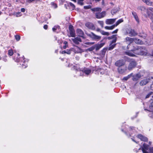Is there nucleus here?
I'll return each instance as SVG.
<instances>
[{"label": "nucleus", "instance_id": "28", "mask_svg": "<svg viewBox=\"0 0 153 153\" xmlns=\"http://www.w3.org/2000/svg\"><path fill=\"white\" fill-rule=\"evenodd\" d=\"M100 33L102 35H106L107 36H108L109 35V33L108 32H105L104 30H102L101 31Z\"/></svg>", "mask_w": 153, "mask_h": 153}, {"label": "nucleus", "instance_id": "48", "mask_svg": "<svg viewBox=\"0 0 153 153\" xmlns=\"http://www.w3.org/2000/svg\"><path fill=\"white\" fill-rule=\"evenodd\" d=\"M149 150L150 152L152 153H153V147H151L149 148Z\"/></svg>", "mask_w": 153, "mask_h": 153}, {"label": "nucleus", "instance_id": "40", "mask_svg": "<svg viewBox=\"0 0 153 153\" xmlns=\"http://www.w3.org/2000/svg\"><path fill=\"white\" fill-rule=\"evenodd\" d=\"M143 2H145L148 5H149L151 4L149 2V0H142Z\"/></svg>", "mask_w": 153, "mask_h": 153}, {"label": "nucleus", "instance_id": "26", "mask_svg": "<svg viewBox=\"0 0 153 153\" xmlns=\"http://www.w3.org/2000/svg\"><path fill=\"white\" fill-rule=\"evenodd\" d=\"M123 20L122 19H119L118 20L114 25H115L116 26H117L120 23L123 22Z\"/></svg>", "mask_w": 153, "mask_h": 153}, {"label": "nucleus", "instance_id": "52", "mask_svg": "<svg viewBox=\"0 0 153 153\" xmlns=\"http://www.w3.org/2000/svg\"><path fill=\"white\" fill-rule=\"evenodd\" d=\"M132 76V74L128 75V76H127L126 77H128L127 78H128V79L129 78H130Z\"/></svg>", "mask_w": 153, "mask_h": 153}, {"label": "nucleus", "instance_id": "24", "mask_svg": "<svg viewBox=\"0 0 153 153\" xmlns=\"http://www.w3.org/2000/svg\"><path fill=\"white\" fill-rule=\"evenodd\" d=\"M108 49V48H104L101 51V54L104 56L105 54L106 51Z\"/></svg>", "mask_w": 153, "mask_h": 153}, {"label": "nucleus", "instance_id": "29", "mask_svg": "<svg viewBox=\"0 0 153 153\" xmlns=\"http://www.w3.org/2000/svg\"><path fill=\"white\" fill-rule=\"evenodd\" d=\"M83 1L84 0H78L77 3L80 5H84Z\"/></svg>", "mask_w": 153, "mask_h": 153}, {"label": "nucleus", "instance_id": "10", "mask_svg": "<svg viewBox=\"0 0 153 153\" xmlns=\"http://www.w3.org/2000/svg\"><path fill=\"white\" fill-rule=\"evenodd\" d=\"M129 36L131 37L137 35V33L134 29L130 28L129 32L128 33Z\"/></svg>", "mask_w": 153, "mask_h": 153}, {"label": "nucleus", "instance_id": "5", "mask_svg": "<svg viewBox=\"0 0 153 153\" xmlns=\"http://www.w3.org/2000/svg\"><path fill=\"white\" fill-rule=\"evenodd\" d=\"M69 29L70 31V35L72 37H75L76 34L73 26L71 25H69Z\"/></svg>", "mask_w": 153, "mask_h": 153}, {"label": "nucleus", "instance_id": "42", "mask_svg": "<svg viewBox=\"0 0 153 153\" xmlns=\"http://www.w3.org/2000/svg\"><path fill=\"white\" fill-rule=\"evenodd\" d=\"M69 4L70 6H71L73 7V10H74V9H75V6L71 2H70Z\"/></svg>", "mask_w": 153, "mask_h": 153}, {"label": "nucleus", "instance_id": "6", "mask_svg": "<svg viewBox=\"0 0 153 153\" xmlns=\"http://www.w3.org/2000/svg\"><path fill=\"white\" fill-rule=\"evenodd\" d=\"M117 69L120 74H122L126 71L127 67L126 66H122L118 67Z\"/></svg>", "mask_w": 153, "mask_h": 153}, {"label": "nucleus", "instance_id": "25", "mask_svg": "<svg viewBox=\"0 0 153 153\" xmlns=\"http://www.w3.org/2000/svg\"><path fill=\"white\" fill-rule=\"evenodd\" d=\"M71 50L70 49V50H64L62 51V54L67 53L68 54H70L71 52Z\"/></svg>", "mask_w": 153, "mask_h": 153}, {"label": "nucleus", "instance_id": "37", "mask_svg": "<svg viewBox=\"0 0 153 153\" xmlns=\"http://www.w3.org/2000/svg\"><path fill=\"white\" fill-rule=\"evenodd\" d=\"M148 79L149 82H151L153 83V76H149Z\"/></svg>", "mask_w": 153, "mask_h": 153}, {"label": "nucleus", "instance_id": "35", "mask_svg": "<svg viewBox=\"0 0 153 153\" xmlns=\"http://www.w3.org/2000/svg\"><path fill=\"white\" fill-rule=\"evenodd\" d=\"M15 38L17 41H19L20 39V36L18 35H16L15 36Z\"/></svg>", "mask_w": 153, "mask_h": 153}, {"label": "nucleus", "instance_id": "22", "mask_svg": "<svg viewBox=\"0 0 153 153\" xmlns=\"http://www.w3.org/2000/svg\"><path fill=\"white\" fill-rule=\"evenodd\" d=\"M82 71L83 72L85 73L86 74L88 75L91 73V70L90 69L85 68L82 70Z\"/></svg>", "mask_w": 153, "mask_h": 153}, {"label": "nucleus", "instance_id": "9", "mask_svg": "<svg viewBox=\"0 0 153 153\" xmlns=\"http://www.w3.org/2000/svg\"><path fill=\"white\" fill-rule=\"evenodd\" d=\"M137 137L142 141L147 142L148 141V139L147 137L141 134H138L137 135Z\"/></svg>", "mask_w": 153, "mask_h": 153}, {"label": "nucleus", "instance_id": "58", "mask_svg": "<svg viewBox=\"0 0 153 153\" xmlns=\"http://www.w3.org/2000/svg\"><path fill=\"white\" fill-rule=\"evenodd\" d=\"M114 9H115V11H116V12L117 11H119V8H116V7H115Z\"/></svg>", "mask_w": 153, "mask_h": 153}, {"label": "nucleus", "instance_id": "7", "mask_svg": "<svg viewBox=\"0 0 153 153\" xmlns=\"http://www.w3.org/2000/svg\"><path fill=\"white\" fill-rule=\"evenodd\" d=\"M125 63L124 61L123 60H119L117 61L115 63V66L118 67L123 66L124 65Z\"/></svg>", "mask_w": 153, "mask_h": 153}, {"label": "nucleus", "instance_id": "17", "mask_svg": "<svg viewBox=\"0 0 153 153\" xmlns=\"http://www.w3.org/2000/svg\"><path fill=\"white\" fill-rule=\"evenodd\" d=\"M134 42L136 44H138L143 45L144 44L142 40L137 38H134Z\"/></svg>", "mask_w": 153, "mask_h": 153}, {"label": "nucleus", "instance_id": "49", "mask_svg": "<svg viewBox=\"0 0 153 153\" xmlns=\"http://www.w3.org/2000/svg\"><path fill=\"white\" fill-rule=\"evenodd\" d=\"M118 29H117L116 30H114V31H112V32H111V33L112 34H114V33H117L118 31Z\"/></svg>", "mask_w": 153, "mask_h": 153}, {"label": "nucleus", "instance_id": "33", "mask_svg": "<svg viewBox=\"0 0 153 153\" xmlns=\"http://www.w3.org/2000/svg\"><path fill=\"white\" fill-rule=\"evenodd\" d=\"M51 5L54 8H56L57 7V4L54 3V2H51Z\"/></svg>", "mask_w": 153, "mask_h": 153}, {"label": "nucleus", "instance_id": "15", "mask_svg": "<svg viewBox=\"0 0 153 153\" xmlns=\"http://www.w3.org/2000/svg\"><path fill=\"white\" fill-rule=\"evenodd\" d=\"M141 77L140 74H137L132 76V79L133 81H136L138 80Z\"/></svg>", "mask_w": 153, "mask_h": 153}, {"label": "nucleus", "instance_id": "12", "mask_svg": "<svg viewBox=\"0 0 153 153\" xmlns=\"http://www.w3.org/2000/svg\"><path fill=\"white\" fill-rule=\"evenodd\" d=\"M138 9L142 11V13H143L146 12L148 14V15L149 14V12H148V10L146 9L145 7L144 6H140L138 7Z\"/></svg>", "mask_w": 153, "mask_h": 153}, {"label": "nucleus", "instance_id": "4", "mask_svg": "<svg viewBox=\"0 0 153 153\" xmlns=\"http://www.w3.org/2000/svg\"><path fill=\"white\" fill-rule=\"evenodd\" d=\"M137 64L135 60L131 61L129 64L128 69L130 71L132 70L136 66Z\"/></svg>", "mask_w": 153, "mask_h": 153}, {"label": "nucleus", "instance_id": "38", "mask_svg": "<svg viewBox=\"0 0 153 153\" xmlns=\"http://www.w3.org/2000/svg\"><path fill=\"white\" fill-rule=\"evenodd\" d=\"M91 5H89L87 6H84V8L85 9H91Z\"/></svg>", "mask_w": 153, "mask_h": 153}, {"label": "nucleus", "instance_id": "31", "mask_svg": "<svg viewBox=\"0 0 153 153\" xmlns=\"http://www.w3.org/2000/svg\"><path fill=\"white\" fill-rule=\"evenodd\" d=\"M111 46L109 47L108 48V50L111 51L115 47V46L116 45L115 44H114L113 45H111Z\"/></svg>", "mask_w": 153, "mask_h": 153}, {"label": "nucleus", "instance_id": "54", "mask_svg": "<svg viewBox=\"0 0 153 153\" xmlns=\"http://www.w3.org/2000/svg\"><path fill=\"white\" fill-rule=\"evenodd\" d=\"M25 9L24 8H22L21 9V11L22 12H24L25 11Z\"/></svg>", "mask_w": 153, "mask_h": 153}, {"label": "nucleus", "instance_id": "50", "mask_svg": "<svg viewBox=\"0 0 153 153\" xmlns=\"http://www.w3.org/2000/svg\"><path fill=\"white\" fill-rule=\"evenodd\" d=\"M130 29H126V33L125 34H128L129 32Z\"/></svg>", "mask_w": 153, "mask_h": 153}, {"label": "nucleus", "instance_id": "36", "mask_svg": "<svg viewBox=\"0 0 153 153\" xmlns=\"http://www.w3.org/2000/svg\"><path fill=\"white\" fill-rule=\"evenodd\" d=\"M95 47L94 46H93L90 48H89L88 49V50L89 51H93Z\"/></svg>", "mask_w": 153, "mask_h": 153}, {"label": "nucleus", "instance_id": "45", "mask_svg": "<svg viewBox=\"0 0 153 153\" xmlns=\"http://www.w3.org/2000/svg\"><path fill=\"white\" fill-rule=\"evenodd\" d=\"M74 39H75L76 40L78 41V42H82V40L81 38L79 37H76Z\"/></svg>", "mask_w": 153, "mask_h": 153}, {"label": "nucleus", "instance_id": "57", "mask_svg": "<svg viewBox=\"0 0 153 153\" xmlns=\"http://www.w3.org/2000/svg\"><path fill=\"white\" fill-rule=\"evenodd\" d=\"M64 6L65 7L66 9H68V7H69V5L68 4H65L64 5Z\"/></svg>", "mask_w": 153, "mask_h": 153}, {"label": "nucleus", "instance_id": "51", "mask_svg": "<svg viewBox=\"0 0 153 153\" xmlns=\"http://www.w3.org/2000/svg\"><path fill=\"white\" fill-rule=\"evenodd\" d=\"M43 27L44 29L47 30L48 29V26L47 25H45Z\"/></svg>", "mask_w": 153, "mask_h": 153}, {"label": "nucleus", "instance_id": "30", "mask_svg": "<svg viewBox=\"0 0 153 153\" xmlns=\"http://www.w3.org/2000/svg\"><path fill=\"white\" fill-rule=\"evenodd\" d=\"M98 23L102 27H103L104 22L103 21H98Z\"/></svg>", "mask_w": 153, "mask_h": 153}, {"label": "nucleus", "instance_id": "59", "mask_svg": "<svg viewBox=\"0 0 153 153\" xmlns=\"http://www.w3.org/2000/svg\"><path fill=\"white\" fill-rule=\"evenodd\" d=\"M149 10L153 12V8L152 7H150L149 8Z\"/></svg>", "mask_w": 153, "mask_h": 153}, {"label": "nucleus", "instance_id": "23", "mask_svg": "<svg viewBox=\"0 0 153 153\" xmlns=\"http://www.w3.org/2000/svg\"><path fill=\"white\" fill-rule=\"evenodd\" d=\"M91 10L93 12H101L102 9L100 7H95L91 9Z\"/></svg>", "mask_w": 153, "mask_h": 153}, {"label": "nucleus", "instance_id": "13", "mask_svg": "<svg viewBox=\"0 0 153 153\" xmlns=\"http://www.w3.org/2000/svg\"><path fill=\"white\" fill-rule=\"evenodd\" d=\"M149 108L150 110H148L144 107V110L146 111H151L153 110V100L150 101V103L149 105Z\"/></svg>", "mask_w": 153, "mask_h": 153}, {"label": "nucleus", "instance_id": "2", "mask_svg": "<svg viewBox=\"0 0 153 153\" xmlns=\"http://www.w3.org/2000/svg\"><path fill=\"white\" fill-rule=\"evenodd\" d=\"M86 34L94 40L99 41L101 37V36L97 35L93 32H91L90 34L86 33Z\"/></svg>", "mask_w": 153, "mask_h": 153}, {"label": "nucleus", "instance_id": "19", "mask_svg": "<svg viewBox=\"0 0 153 153\" xmlns=\"http://www.w3.org/2000/svg\"><path fill=\"white\" fill-rule=\"evenodd\" d=\"M149 81L148 80V79H143L142 80H141L140 83V84L141 86H143L144 85H146V84H147Z\"/></svg>", "mask_w": 153, "mask_h": 153}, {"label": "nucleus", "instance_id": "32", "mask_svg": "<svg viewBox=\"0 0 153 153\" xmlns=\"http://www.w3.org/2000/svg\"><path fill=\"white\" fill-rule=\"evenodd\" d=\"M8 54L10 56H12L13 54V50L11 49L9 50L8 51Z\"/></svg>", "mask_w": 153, "mask_h": 153}, {"label": "nucleus", "instance_id": "47", "mask_svg": "<svg viewBox=\"0 0 153 153\" xmlns=\"http://www.w3.org/2000/svg\"><path fill=\"white\" fill-rule=\"evenodd\" d=\"M117 40V37H116L115 39H114L112 40L111 42V43H110V45H111L112 44L115 43Z\"/></svg>", "mask_w": 153, "mask_h": 153}, {"label": "nucleus", "instance_id": "1", "mask_svg": "<svg viewBox=\"0 0 153 153\" xmlns=\"http://www.w3.org/2000/svg\"><path fill=\"white\" fill-rule=\"evenodd\" d=\"M128 52H126V55L131 56H134L135 54L138 55H146L147 51L145 47L137 46L134 47L131 45L128 44L127 46Z\"/></svg>", "mask_w": 153, "mask_h": 153}, {"label": "nucleus", "instance_id": "64", "mask_svg": "<svg viewBox=\"0 0 153 153\" xmlns=\"http://www.w3.org/2000/svg\"><path fill=\"white\" fill-rule=\"evenodd\" d=\"M3 60L4 61L6 62L7 61V59L5 57L3 58Z\"/></svg>", "mask_w": 153, "mask_h": 153}, {"label": "nucleus", "instance_id": "61", "mask_svg": "<svg viewBox=\"0 0 153 153\" xmlns=\"http://www.w3.org/2000/svg\"><path fill=\"white\" fill-rule=\"evenodd\" d=\"M131 139L134 142L137 143H138V142L136 141L133 138H131Z\"/></svg>", "mask_w": 153, "mask_h": 153}, {"label": "nucleus", "instance_id": "53", "mask_svg": "<svg viewBox=\"0 0 153 153\" xmlns=\"http://www.w3.org/2000/svg\"><path fill=\"white\" fill-rule=\"evenodd\" d=\"M111 37L112 39H115L116 37H117L116 36V35H112L111 36Z\"/></svg>", "mask_w": 153, "mask_h": 153}, {"label": "nucleus", "instance_id": "16", "mask_svg": "<svg viewBox=\"0 0 153 153\" xmlns=\"http://www.w3.org/2000/svg\"><path fill=\"white\" fill-rule=\"evenodd\" d=\"M105 45L104 43H101L100 44H97L95 45L96 51L98 50L100 48L102 47Z\"/></svg>", "mask_w": 153, "mask_h": 153}, {"label": "nucleus", "instance_id": "43", "mask_svg": "<svg viewBox=\"0 0 153 153\" xmlns=\"http://www.w3.org/2000/svg\"><path fill=\"white\" fill-rule=\"evenodd\" d=\"M111 13L112 15H114L117 12L116 11H115V9H112L111 10Z\"/></svg>", "mask_w": 153, "mask_h": 153}, {"label": "nucleus", "instance_id": "63", "mask_svg": "<svg viewBox=\"0 0 153 153\" xmlns=\"http://www.w3.org/2000/svg\"><path fill=\"white\" fill-rule=\"evenodd\" d=\"M109 26H106L105 27V28L106 29L109 30Z\"/></svg>", "mask_w": 153, "mask_h": 153}, {"label": "nucleus", "instance_id": "56", "mask_svg": "<svg viewBox=\"0 0 153 153\" xmlns=\"http://www.w3.org/2000/svg\"><path fill=\"white\" fill-rule=\"evenodd\" d=\"M151 29L153 30V21L151 24Z\"/></svg>", "mask_w": 153, "mask_h": 153}, {"label": "nucleus", "instance_id": "11", "mask_svg": "<svg viewBox=\"0 0 153 153\" xmlns=\"http://www.w3.org/2000/svg\"><path fill=\"white\" fill-rule=\"evenodd\" d=\"M76 32L78 34V36L81 37L83 39L85 38L83 36V35L84 34V32L81 29H77L76 31Z\"/></svg>", "mask_w": 153, "mask_h": 153}, {"label": "nucleus", "instance_id": "20", "mask_svg": "<svg viewBox=\"0 0 153 153\" xmlns=\"http://www.w3.org/2000/svg\"><path fill=\"white\" fill-rule=\"evenodd\" d=\"M132 15H133L136 21L138 22H139V19L138 17V16L137 15V13H136V12L133 11L132 12Z\"/></svg>", "mask_w": 153, "mask_h": 153}, {"label": "nucleus", "instance_id": "39", "mask_svg": "<svg viewBox=\"0 0 153 153\" xmlns=\"http://www.w3.org/2000/svg\"><path fill=\"white\" fill-rule=\"evenodd\" d=\"M72 40L73 41V42L75 44H76L78 45V44H79V42L78 41H77L75 39H72Z\"/></svg>", "mask_w": 153, "mask_h": 153}, {"label": "nucleus", "instance_id": "14", "mask_svg": "<svg viewBox=\"0 0 153 153\" xmlns=\"http://www.w3.org/2000/svg\"><path fill=\"white\" fill-rule=\"evenodd\" d=\"M116 19H108L105 20V23L107 25H111L113 24L115 21Z\"/></svg>", "mask_w": 153, "mask_h": 153}, {"label": "nucleus", "instance_id": "21", "mask_svg": "<svg viewBox=\"0 0 153 153\" xmlns=\"http://www.w3.org/2000/svg\"><path fill=\"white\" fill-rule=\"evenodd\" d=\"M126 41H129L130 43L129 44L131 45V44L134 42V38H130V37H127L125 38Z\"/></svg>", "mask_w": 153, "mask_h": 153}, {"label": "nucleus", "instance_id": "41", "mask_svg": "<svg viewBox=\"0 0 153 153\" xmlns=\"http://www.w3.org/2000/svg\"><path fill=\"white\" fill-rule=\"evenodd\" d=\"M59 26H55L53 27L52 28V30L53 31L55 32L56 30L57 29L58 27H59Z\"/></svg>", "mask_w": 153, "mask_h": 153}, {"label": "nucleus", "instance_id": "27", "mask_svg": "<svg viewBox=\"0 0 153 153\" xmlns=\"http://www.w3.org/2000/svg\"><path fill=\"white\" fill-rule=\"evenodd\" d=\"M149 145H147L146 144L144 143L143 144V147H141L142 148H143V149L145 150V149L146 150H148V147H149Z\"/></svg>", "mask_w": 153, "mask_h": 153}, {"label": "nucleus", "instance_id": "46", "mask_svg": "<svg viewBox=\"0 0 153 153\" xmlns=\"http://www.w3.org/2000/svg\"><path fill=\"white\" fill-rule=\"evenodd\" d=\"M116 26L114 24L111 26H109V30H112Z\"/></svg>", "mask_w": 153, "mask_h": 153}, {"label": "nucleus", "instance_id": "34", "mask_svg": "<svg viewBox=\"0 0 153 153\" xmlns=\"http://www.w3.org/2000/svg\"><path fill=\"white\" fill-rule=\"evenodd\" d=\"M153 95V92H149L146 97V98H148L151 95Z\"/></svg>", "mask_w": 153, "mask_h": 153}, {"label": "nucleus", "instance_id": "3", "mask_svg": "<svg viewBox=\"0 0 153 153\" xmlns=\"http://www.w3.org/2000/svg\"><path fill=\"white\" fill-rule=\"evenodd\" d=\"M106 15V12L105 11H103L101 12H96L95 13L96 18L98 19H100L104 17Z\"/></svg>", "mask_w": 153, "mask_h": 153}, {"label": "nucleus", "instance_id": "60", "mask_svg": "<svg viewBox=\"0 0 153 153\" xmlns=\"http://www.w3.org/2000/svg\"><path fill=\"white\" fill-rule=\"evenodd\" d=\"M96 31L97 32H100L101 33V31L102 30H101L100 28H97L96 30Z\"/></svg>", "mask_w": 153, "mask_h": 153}, {"label": "nucleus", "instance_id": "8", "mask_svg": "<svg viewBox=\"0 0 153 153\" xmlns=\"http://www.w3.org/2000/svg\"><path fill=\"white\" fill-rule=\"evenodd\" d=\"M85 26L88 28L89 29L94 30L95 29V27L94 25L92 23L88 22L85 23Z\"/></svg>", "mask_w": 153, "mask_h": 153}, {"label": "nucleus", "instance_id": "44", "mask_svg": "<svg viewBox=\"0 0 153 153\" xmlns=\"http://www.w3.org/2000/svg\"><path fill=\"white\" fill-rule=\"evenodd\" d=\"M111 13L112 15H114L117 12L116 11H115V9H112L111 10Z\"/></svg>", "mask_w": 153, "mask_h": 153}, {"label": "nucleus", "instance_id": "62", "mask_svg": "<svg viewBox=\"0 0 153 153\" xmlns=\"http://www.w3.org/2000/svg\"><path fill=\"white\" fill-rule=\"evenodd\" d=\"M63 43L65 44V45H67L68 42L66 41H64Z\"/></svg>", "mask_w": 153, "mask_h": 153}, {"label": "nucleus", "instance_id": "55", "mask_svg": "<svg viewBox=\"0 0 153 153\" xmlns=\"http://www.w3.org/2000/svg\"><path fill=\"white\" fill-rule=\"evenodd\" d=\"M128 77H127L126 76V77H124L123 79V80H127L128 79L127 78Z\"/></svg>", "mask_w": 153, "mask_h": 153}, {"label": "nucleus", "instance_id": "18", "mask_svg": "<svg viewBox=\"0 0 153 153\" xmlns=\"http://www.w3.org/2000/svg\"><path fill=\"white\" fill-rule=\"evenodd\" d=\"M147 34L143 32H142L139 33L138 36L140 37L143 38L144 39H146L147 37Z\"/></svg>", "mask_w": 153, "mask_h": 153}]
</instances>
